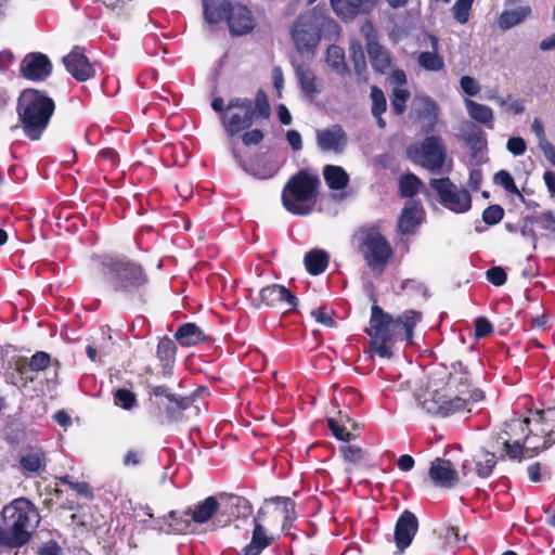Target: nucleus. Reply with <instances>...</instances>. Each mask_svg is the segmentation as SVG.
<instances>
[{"instance_id": "20e7f679", "label": "nucleus", "mask_w": 555, "mask_h": 555, "mask_svg": "<svg viewBox=\"0 0 555 555\" xmlns=\"http://www.w3.org/2000/svg\"><path fill=\"white\" fill-rule=\"evenodd\" d=\"M40 521L39 509L29 499L21 496L12 500L0 513V547H24L33 540Z\"/></svg>"}, {"instance_id": "1a4fd4ad", "label": "nucleus", "mask_w": 555, "mask_h": 555, "mask_svg": "<svg viewBox=\"0 0 555 555\" xmlns=\"http://www.w3.org/2000/svg\"><path fill=\"white\" fill-rule=\"evenodd\" d=\"M321 181L317 175L300 169L288 178L282 190L284 208L296 216H307L312 212Z\"/></svg>"}, {"instance_id": "f704fd0d", "label": "nucleus", "mask_w": 555, "mask_h": 555, "mask_svg": "<svg viewBox=\"0 0 555 555\" xmlns=\"http://www.w3.org/2000/svg\"><path fill=\"white\" fill-rule=\"evenodd\" d=\"M330 261L328 254L323 249H312L305 255L306 270L311 275H319L323 273Z\"/></svg>"}, {"instance_id": "412c9836", "label": "nucleus", "mask_w": 555, "mask_h": 555, "mask_svg": "<svg viewBox=\"0 0 555 555\" xmlns=\"http://www.w3.org/2000/svg\"><path fill=\"white\" fill-rule=\"evenodd\" d=\"M418 531V519L415 514L404 509L395 525V543L398 550L409 547Z\"/></svg>"}, {"instance_id": "ea45409f", "label": "nucleus", "mask_w": 555, "mask_h": 555, "mask_svg": "<svg viewBox=\"0 0 555 555\" xmlns=\"http://www.w3.org/2000/svg\"><path fill=\"white\" fill-rule=\"evenodd\" d=\"M423 185L422 180L414 173H405L399 180V194L403 198L414 197Z\"/></svg>"}, {"instance_id": "473e14b6", "label": "nucleus", "mask_w": 555, "mask_h": 555, "mask_svg": "<svg viewBox=\"0 0 555 555\" xmlns=\"http://www.w3.org/2000/svg\"><path fill=\"white\" fill-rule=\"evenodd\" d=\"M295 75L297 77L299 87L305 96L313 99L321 92L318 83V78L310 67L306 64H298L295 66Z\"/></svg>"}, {"instance_id": "9b49d317", "label": "nucleus", "mask_w": 555, "mask_h": 555, "mask_svg": "<svg viewBox=\"0 0 555 555\" xmlns=\"http://www.w3.org/2000/svg\"><path fill=\"white\" fill-rule=\"evenodd\" d=\"M429 185L437 192L440 204L447 209L455 214H463L470 209L469 192L459 188L449 178L431 179Z\"/></svg>"}, {"instance_id": "864d4df0", "label": "nucleus", "mask_w": 555, "mask_h": 555, "mask_svg": "<svg viewBox=\"0 0 555 555\" xmlns=\"http://www.w3.org/2000/svg\"><path fill=\"white\" fill-rule=\"evenodd\" d=\"M339 452L346 462L352 464H359L364 459V451L358 446H341Z\"/></svg>"}, {"instance_id": "7c9ffc66", "label": "nucleus", "mask_w": 555, "mask_h": 555, "mask_svg": "<svg viewBox=\"0 0 555 555\" xmlns=\"http://www.w3.org/2000/svg\"><path fill=\"white\" fill-rule=\"evenodd\" d=\"M205 21L210 24H219L228 21L232 2L223 0H202Z\"/></svg>"}, {"instance_id": "338daca9", "label": "nucleus", "mask_w": 555, "mask_h": 555, "mask_svg": "<svg viewBox=\"0 0 555 555\" xmlns=\"http://www.w3.org/2000/svg\"><path fill=\"white\" fill-rule=\"evenodd\" d=\"M495 102L501 107H505L507 112H511L515 115L521 114L525 111V106H524L522 102L519 100H514L511 103H508L505 99L499 96V98H495Z\"/></svg>"}, {"instance_id": "de8ad7c7", "label": "nucleus", "mask_w": 555, "mask_h": 555, "mask_svg": "<svg viewBox=\"0 0 555 555\" xmlns=\"http://www.w3.org/2000/svg\"><path fill=\"white\" fill-rule=\"evenodd\" d=\"M503 446L507 456L512 460H520L524 453H527L526 442H524L522 437H519L513 441L505 439Z\"/></svg>"}, {"instance_id": "79ce46f5", "label": "nucleus", "mask_w": 555, "mask_h": 555, "mask_svg": "<svg viewBox=\"0 0 555 555\" xmlns=\"http://www.w3.org/2000/svg\"><path fill=\"white\" fill-rule=\"evenodd\" d=\"M349 54L353 63L356 74L358 76L362 75L366 70V62L362 44L359 40L350 41Z\"/></svg>"}, {"instance_id": "aec40b11", "label": "nucleus", "mask_w": 555, "mask_h": 555, "mask_svg": "<svg viewBox=\"0 0 555 555\" xmlns=\"http://www.w3.org/2000/svg\"><path fill=\"white\" fill-rule=\"evenodd\" d=\"M423 166L434 173H439L446 163L447 151L441 139L436 135L427 137L422 143Z\"/></svg>"}, {"instance_id": "b1692460", "label": "nucleus", "mask_w": 555, "mask_h": 555, "mask_svg": "<svg viewBox=\"0 0 555 555\" xmlns=\"http://www.w3.org/2000/svg\"><path fill=\"white\" fill-rule=\"evenodd\" d=\"M220 501V493H218L198 502L194 505V508H188L191 520L198 525L214 520L219 525V518L221 517Z\"/></svg>"}, {"instance_id": "2f4dec72", "label": "nucleus", "mask_w": 555, "mask_h": 555, "mask_svg": "<svg viewBox=\"0 0 555 555\" xmlns=\"http://www.w3.org/2000/svg\"><path fill=\"white\" fill-rule=\"evenodd\" d=\"M431 51L421 52L417 56L418 65L428 72H439L444 68V60L438 53L439 39L435 35H428Z\"/></svg>"}, {"instance_id": "f8f14e48", "label": "nucleus", "mask_w": 555, "mask_h": 555, "mask_svg": "<svg viewBox=\"0 0 555 555\" xmlns=\"http://www.w3.org/2000/svg\"><path fill=\"white\" fill-rule=\"evenodd\" d=\"M291 37L299 53L313 52L321 40L317 18L310 14H300L293 23Z\"/></svg>"}, {"instance_id": "680f3d73", "label": "nucleus", "mask_w": 555, "mask_h": 555, "mask_svg": "<svg viewBox=\"0 0 555 555\" xmlns=\"http://www.w3.org/2000/svg\"><path fill=\"white\" fill-rule=\"evenodd\" d=\"M466 142L469 149L473 151L474 155L480 152L486 145V141L480 129H478L476 132L469 133Z\"/></svg>"}, {"instance_id": "72a5a7b5", "label": "nucleus", "mask_w": 555, "mask_h": 555, "mask_svg": "<svg viewBox=\"0 0 555 555\" xmlns=\"http://www.w3.org/2000/svg\"><path fill=\"white\" fill-rule=\"evenodd\" d=\"M467 113L472 119L482 124L488 129L494 128V116L491 107L467 99L465 101Z\"/></svg>"}, {"instance_id": "774afa93", "label": "nucleus", "mask_w": 555, "mask_h": 555, "mask_svg": "<svg viewBox=\"0 0 555 555\" xmlns=\"http://www.w3.org/2000/svg\"><path fill=\"white\" fill-rule=\"evenodd\" d=\"M38 555H63V551L55 540H49L39 547Z\"/></svg>"}, {"instance_id": "2eb2a0df", "label": "nucleus", "mask_w": 555, "mask_h": 555, "mask_svg": "<svg viewBox=\"0 0 555 555\" xmlns=\"http://www.w3.org/2000/svg\"><path fill=\"white\" fill-rule=\"evenodd\" d=\"M53 69V64L47 54L41 52L27 53L20 64V73L27 80L44 81Z\"/></svg>"}, {"instance_id": "bb28decb", "label": "nucleus", "mask_w": 555, "mask_h": 555, "mask_svg": "<svg viewBox=\"0 0 555 555\" xmlns=\"http://www.w3.org/2000/svg\"><path fill=\"white\" fill-rule=\"evenodd\" d=\"M191 514L188 509L184 512L170 511L167 516L157 518V529L167 533H186L191 527Z\"/></svg>"}, {"instance_id": "4468645a", "label": "nucleus", "mask_w": 555, "mask_h": 555, "mask_svg": "<svg viewBox=\"0 0 555 555\" xmlns=\"http://www.w3.org/2000/svg\"><path fill=\"white\" fill-rule=\"evenodd\" d=\"M259 296V302H253L256 309H260L262 306L282 308L285 305V311L289 312L294 311L298 305V298L288 288L280 284H271L262 287Z\"/></svg>"}, {"instance_id": "c756f323", "label": "nucleus", "mask_w": 555, "mask_h": 555, "mask_svg": "<svg viewBox=\"0 0 555 555\" xmlns=\"http://www.w3.org/2000/svg\"><path fill=\"white\" fill-rule=\"evenodd\" d=\"M173 337L182 347H192L208 340L203 330L192 322L181 324Z\"/></svg>"}, {"instance_id": "ddd939ff", "label": "nucleus", "mask_w": 555, "mask_h": 555, "mask_svg": "<svg viewBox=\"0 0 555 555\" xmlns=\"http://www.w3.org/2000/svg\"><path fill=\"white\" fill-rule=\"evenodd\" d=\"M361 31L365 38V50L372 68L377 74H386L392 65L390 52L379 43L377 30L371 23L365 24Z\"/></svg>"}, {"instance_id": "6e6d98bb", "label": "nucleus", "mask_w": 555, "mask_h": 555, "mask_svg": "<svg viewBox=\"0 0 555 555\" xmlns=\"http://www.w3.org/2000/svg\"><path fill=\"white\" fill-rule=\"evenodd\" d=\"M240 135H241L242 142L245 146L258 145L264 139L263 131L258 128H255V129L249 128V129L243 131Z\"/></svg>"}, {"instance_id": "5fc2aeb1", "label": "nucleus", "mask_w": 555, "mask_h": 555, "mask_svg": "<svg viewBox=\"0 0 555 555\" xmlns=\"http://www.w3.org/2000/svg\"><path fill=\"white\" fill-rule=\"evenodd\" d=\"M473 2L469 0H456L453 5L454 18L460 24H466L469 20V12L472 10Z\"/></svg>"}, {"instance_id": "423d86ee", "label": "nucleus", "mask_w": 555, "mask_h": 555, "mask_svg": "<svg viewBox=\"0 0 555 555\" xmlns=\"http://www.w3.org/2000/svg\"><path fill=\"white\" fill-rule=\"evenodd\" d=\"M271 107L268 95L259 89L255 99L233 98L228 102V112L223 115L222 127L230 139H234L249 129L257 120H268Z\"/></svg>"}, {"instance_id": "4d7b16f0", "label": "nucleus", "mask_w": 555, "mask_h": 555, "mask_svg": "<svg viewBox=\"0 0 555 555\" xmlns=\"http://www.w3.org/2000/svg\"><path fill=\"white\" fill-rule=\"evenodd\" d=\"M493 333V325L486 317H478L475 320V337L480 339Z\"/></svg>"}, {"instance_id": "4be33fe9", "label": "nucleus", "mask_w": 555, "mask_h": 555, "mask_svg": "<svg viewBox=\"0 0 555 555\" xmlns=\"http://www.w3.org/2000/svg\"><path fill=\"white\" fill-rule=\"evenodd\" d=\"M543 433V428L539 424L538 414L534 411L530 412L529 416H527V431L525 437H522L529 457L535 456L551 448Z\"/></svg>"}, {"instance_id": "13d9d810", "label": "nucleus", "mask_w": 555, "mask_h": 555, "mask_svg": "<svg viewBox=\"0 0 555 555\" xmlns=\"http://www.w3.org/2000/svg\"><path fill=\"white\" fill-rule=\"evenodd\" d=\"M232 155H233L234 159L236 160V163L240 165V167L248 175L254 176L258 179H268V178L272 177V173L261 175L254 167H248V165L243 159L242 155L238 153L237 149L235 147V145L233 143H232Z\"/></svg>"}, {"instance_id": "e2e57ef3", "label": "nucleus", "mask_w": 555, "mask_h": 555, "mask_svg": "<svg viewBox=\"0 0 555 555\" xmlns=\"http://www.w3.org/2000/svg\"><path fill=\"white\" fill-rule=\"evenodd\" d=\"M507 151L515 156H520L525 154L527 144L526 141L521 137H513L509 138L506 143Z\"/></svg>"}, {"instance_id": "f03ea898", "label": "nucleus", "mask_w": 555, "mask_h": 555, "mask_svg": "<svg viewBox=\"0 0 555 555\" xmlns=\"http://www.w3.org/2000/svg\"><path fill=\"white\" fill-rule=\"evenodd\" d=\"M422 312L409 309L397 318L374 304L371 307L370 327L365 333L370 336V351L383 359L393 356L392 346L398 341L413 344L414 328L421 322Z\"/></svg>"}, {"instance_id": "dca6fc26", "label": "nucleus", "mask_w": 555, "mask_h": 555, "mask_svg": "<svg viewBox=\"0 0 555 555\" xmlns=\"http://www.w3.org/2000/svg\"><path fill=\"white\" fill-rule=\"evenodd\" d=\"M220 500V527H224L238 518H247L253 512L251 504L243 496L221 492Z\"/></svg>"}, {"instance_id": "6ab92c4d", "label": "nucleus", "mask_w": 555, "mask_h": 555, "mask_svg": "<svg viewBox=\"0 0 555 555\" xmlns=\"http://www.w3.org/2000/svg\"><path fill=\"white\" fill-rule=\"evenodd\" d=\"M428 476L437 487L451 489L459 483V474L450 460L436 457L430 463Z\"/></svg>"}, {"instance_id": "c85d7f7f", "label": "nucleus", "mask_w": 555, "mask_h": 555, "mask_svg": "<svg viewBox=\"0 0 555 555\" xmlns=\"http://www.w3.org/2000/svg\"><path fill=\"white\" fill-rule=\"evenodd\" d=\"M46 467L47 457L40 449H30L20 457V470L26 477L33 474H40L46 470Z\"/></svg>"}, {"instance_id": "4c0bfd02", "label": "nucleus", "mask_w": 555, "mask_h": 555, "mask_svg": "<svg viewBox=\"0 0 555 555\" xmlns=\"http://www.w3.org/2000/svg\"><path fill=\"white\" fill-rule=\"evenodd\" d=\"M535 414H538L539 424L541 428H543V435L546 436V441L550 443V447L555 444V406H551L547 409L535 410Z\"/></svg>"}, {"instance_id": "a18cd8bd", "label": "nucleus", "mask_w": 555, "mask_h": 555, "mask_svg": "<svg viewBox=\"0 0 555 555\" xmlns=\"http://www.w3.org/2000/svg\"><path fill=\"white\" fill-rule=\"evenodd\" d=\"M526 17L524 10L504 11L499 18V25L502 29L512 28L521 23Z\"/></svg>"}, {"instance_id": "39448f33", "label": "nucleus", "mask_w": 555, "mask_h": 555, "mask_svg": "<svg viewBox=\"0 0 555 555\" xmlns=\"http://www.w3.org/2000/svg\"><path fill=\"white\" fill-rule=\"evenodd\" d=\"M55 111L54 100L43 90L36 88L24 89L16 102L18 122L24 134L31 141H37L49 126Z\"/></svg>"}, {"instance_id": "6e6552de", "label": "nucleus", "mask_w": 555, "mask_h": 555, "mask_svg": "<svg viewBox=\"0 0 555 555\" xmlns=\"http://www.w3.org/2000/svg\"><path fill=\"white\" fill-rule=\"evenodd\" d=\"M351 245L363 257L366 266L378 274L384 273L395 255L378 223L359 227L352 234Z\"/></svg>"}, {"instance_id": "603ef678", "label": "nucleus", "mask_w": 555, "mask_h": 555, "mask_svg": "<svg viewBox=\"0 0 555 555\" xmlns=\"http://www.w3.org/2000/svg\"><path fill=\"white\" fill-rule=\"evenodd\" d=\"M504 217V209L498 204L488 206L482 211V220L488 225H495L502 221Z\"/></svg>"}, {"instance_id": "bf43d9fd", "label": "nucleus", "mask_w": 555, "mask_h": 555, "mask_svg": "<svg viewBox=\"0 0 555 555\" xmlns=\"http://www.w3.org/2000/svg\"><path fill=\"white\" fill-rule=\"evenodd\" d=\"M488 281L494 286H502L506 283L507 274L502 267H492L486 272Z\"/></svg>"}, {"instance_id": "0eeeda50", "label": "nucleus", "mask_w": 555, "mask_h": 555, "mask_svg": "<svg viewBox=\"0 0 555 555\" xmlns=\"http://www.w3.org/2000/svg\"><path fill=\"white\" fill-rule=\"evenodd\" d=\"M297 518L296 503L288 496H272L264 501V507L259 508L253 519L254 529L251 540L255 544L264 547L273 543V537L269 535L268 527H276L281 524V530L287 531Z\"/></svg>"}, {"instance_id": "a211bd4d", "label": "nucleus", "mask_w": 555, "mask_h": 555, "mask_svg": "<svg viewBox=\"0 0 555 555\" xmlns=\"http://www.w3.org/2000/svg\"><path fill=\"white\" fill-rule=\"evenodd\" d=\"M227 25L232 36H243L254 30L256 18L247 5L232 3Z\"/></svg>"}, {"instance_id": "7ed1b4c3", "label": "nucleus", "mask_w": 555, "mask_h": 555, "mask_svg": "<svg viewBox=\"0 0 555 555\" xmlns=\"http://www.w3.org/2000/svg\"><path fill=\"white\" fill-rule=\"evenodd\" d=\"M100 272L115 293L140 304L146 301L150 279L141 262L125 255L106 254L100 257Z\"/></svg>"}, {"instance_id": "cd10ccee", "label": "nucleus", "mask_w": 555, "mask_h": 555, "mask_svg": "<svg viewBox=\"0 0 555 555\" xmlns=\"http://www.w3.org/2000/svg\"><path fill=\"white\" fill-rule=\"evenodd\" d=\"M177 346L175 340L164 336L159 338L156 347V358L162 366V374L164 377L169 378L172 375V367L176 362Z\"/></svg>"}, {"instance_id": "9d476101", "label": "nucleus", "mask_w": 555, "mask_h": 555, "mask_svg": "<svg viewBox=\"0 0 555 555\" xmlns=\"http://www.w3.org/2000/svg\"><path fill=\"white\" fill-rule=\"evenodd\" d=\"M149 400L153 408V413L158 418L165 417L168 423H177L183 418V413L188 410L198 397L207 393L204 386L197 387L189 396H177L171 392L166 385H149Z\"/></svg>"}, {"instance_id": "393cba45", "label": "nucleus", "mask_w": 555, "mask_h": 555, "mask_svg": "<svg viewBox=\"0 0 555 555\" xmlns=\"http://www.w3.org/2000/svg\"><path fill=\"white\" fill-rule=\"evenodd\" d=\"M377 0H330L333 11L343 20H352L370 13Z\"/></svg>"}, {"instance_id": "5701e85b", "label": "nucleus", "mask_w": 555, "mask_h": 555, "mask_svg": "<svg viewBox=\"0 0 555 555\" xmlns=\"http://www.w3.org/2000/svg\"><path fill=\"white\" fill-rule=\"evenodd\" d=\"M317 143L319 149L324 152L341 154L348 144V135L344 128L337 124L331 128L318 130Z\"/></svg>"}, {"instance_id": "a878e982", "label": "nucleus", "mask_w": 555, "mask_h": 555, "mask_svg": "<svg viewBox=\"0 0 555 555\" xmlns=\"http://www.w3.org/2000/svg\"><path fill=\"white\" fill-rule=\"evenodd\" d=\"M424 209L418 202L408 203L399 217L398 231L403 234H413L423 221Z\"/></svg>"}, {"instance_id": "8fccbe9b", "label": "nucleus", "mask_w": 555, "mask_h": 555, "mask_svg": "<svg viewBox=\"0 0 555 555\" xmlns=\"http://www.w3.org/2000/svg\"><path fill=\"white\" fill-rule=\"evenodd\" d=\"M327 425L332 430L333 435L335 436V438H337L338 440L349 442L358 437V435H354L351 431H349L346 428V426L341 425L334 417L327 418Z\"/></svg>"}, {"instance_id": "58836bf2", "label": "nucleus", "mask_w": 555, "mask_h": 555, "mask_svg": "<svg viewBox=\"0 0 555 555\" xmlns=\"http://www.w3.org/2000/svg\"><path fill=\"white\" fill-rule=\"evenodd\" d=\"M326 62L333 70L340 75L350 74L349 67L345 60V51L336 44H331L326 51Z\"/></svg>"}, {"instance_id": "f257e3e1", "label": "nucleus", "mask_w": 555, "mask_h": 555, "mask_svg": "<svg viewBox=\"0 0 555 555\" xmlns=\"http://www.w3.org/2000/svg\"><path fill=\"white\" fill-rule=\"evenodd\" d=\"M448 386L426 391L416 397L417 406L435 417H449L461 412H470L468 405L485 398L481 389H470V373L462 361L451 363Z\"/></svg>"}, {"instance_id": "e433bc0d", "label": "nucleus", "mask_w": 555, "mask_h": 555, "mask_svg": "<svg viewBox=\"0 0 555 555\" xmlns=\"http://www.w3.org/2000/svg\"><path fill=\"white\" fill-rule=\"evenodd\" d=\"M370 98L372 101V115L376 119V124L379 128L386 126V121L383 118V114L387 111V101L383 90L374 85L371 87Z\"/></svg>"}, {"instance_id": "052dcab7", "label": "nucleus", "mask_w": 555, "mask_h": 555, "mask_svg": "<svg viewBox=\"0 0 555 555\" xmlns=\"http://www.w3.org/2000/svg\"><path fill=\"white\" fill-rule=\"evenodd\" d=\"M311 315L315 319L318 323H321L326 327H334L336 325L333 314L328 313L326 307L324 306L315 310H312Z\"/></svg>"}, {"instance_id": "69168bd1", "label": "nucleus", "mask_w": 555, "mask_h": 555, "mask_svg": "<svg viewBox=\"0 0 555 555\" xmlns=\"http://www.w3.org/2000/svg\"><path fill=\"white\" fill-rule=\"evenodd\" d=\"M444 540L449 545L459 546L460 543L465 539L462 538L459 527L449 526L446 528Z\"/></svg>"}, {"instance_id": "37998d69", "label": "nucleus", "mask_w": 555, "mask_h": 555, "mask_svg": "<svg viewBox=\"0 0 555 555\" xmlns=\"http://www.w3.org/2000/svg\"><path fill=\"white\" fill-rule=\"evenodd\" d=\"M410 99L408 89L395 88L390 98V106L395 115L401 116L406 109V102Z\"/></svg>"}, {"instance_id": "0e129e2a", "label": "nucleus", "mask_w": 555, "mask_h": 555, "mask_svg": "<svg viewBox=\"0 0 555 555\" xmlns=\"http://www.w3.org/2000/svg\"><path fill=\"white\" fill-rule=\"evenodd\" d=\"M461 88L465 94L468 96H475L480 91V86L478 82L470 76H463L460 80Z\"/></svg>"}, {"instance_id": "c9c22d12", "label": "nucleus", "mask_w": 555, "mask_h": 555, "mask_svg": "<svg viewBox=\"0 0 555 555\" xmlns=\"http://www.w3.org/2000/svg\"><path fill=\"white\" fill-rule=\"evenodd\" d=\"M323 176L331 190H343L349 183V176L340 166L326 165L323 170Z\"/></svg>"}, {"instance_id": "f3484780", "label": "nucleus", "mask_w": 555, "mask_h": 555, "mask_svg": "<svg viewBox=\"0 0 555 555\" xmlns=\"http://www.w3.org/2000/svg\"><path fill=\"white\" fill-rule=\"evenodd\" d=\"M62 62L72 77L79 82L95 76V69L86 56L85 49L79 46H75L67 55H64Z\"/></svg>"}, {"instance_id": "49530a36", "label": "nucleus", "mask_w": 555, "mask_h": 555, "mask_svg": "<svg viewBox=\"0 0 555 555\" xmlns=\"http://www.w3.org/2000/svg\"><path fill=\"white\" fill-rule=\"evenodd\" d=\"M494 182L501 185L506 192L521 196L519 189L517 188L514 178L507 170H500L494 175Z\"/></svg>"}, {"instance_id": "a19ab883", "label": "nucleus", "mask_w": 555, "mask_h": 555, "mask_svg": "<svg viewBox=\"0 0 555 555\" xmlns=\"http://www.w3.org/2000/svg\"><path fill=\"white\" fill-rule=\"evenodd\" d=\"M476 474L480 478H488L496 466V456L493 452L481 450L476 456Z\"/></svg>"}, {"instance_id": "3c124183", "label": "nucleus", "mask_w": 555, "mask_h": 555, "mask_svg": "<svg viewBox=\"0 0 555 555\" xmlns=\"http://www.w3.org/2000/svg\"><path fill=\"white\" fill-rule=\"evenodd\" d=\"M51 363V357L46 351H36L28 360L27 366L33 372H40L49 367Z\"/></svg>"}, {"instance_id": "09e8293b", "label": "nucleus", "mask_w": 555, "mask_h": 555, "mask_svg": "<svg viewBox=\"0 0 555 555\" xmlns=\"http://www.w3.org/2000/svg\"><path fill=\"white\" fill-rule=\"evenodd\" d=\"M114 402L125 410H130L137 404V397L132 391L126 388H118L114 392Z\"/></svg>"}, {"instance_id": "c03bdc74", "label": "nucleus", "mask_w": 555, "mask_h": 555, "mask_svg": "<svg viewBox=\"0 0 555 555\" xmlns=\"http://www.w3.org/2000/svg\"><path fill=\"white\" fill-rule=\"evenodd\" d=\"M527 431V417H514L505 423V435L513 441L519 437H525Z\"/></svg>"}]
</instances>
